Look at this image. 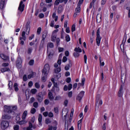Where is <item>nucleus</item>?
<instances>
[{
  "mask_svg": "<svg viewBox=\"0 0 130 130\" xmlns=\"http://www.w3.org/2000/svg\"><path fill=\"white\" fill-rule=\"evenodd\" d=\"M49 117H53V113L51 112H49L48 114Z\"/></svg>",
  "mask_w": 130,
  "mask_h": 130,
  "instance_id": "obj_61",
  "label": "nucleus"
},
{
  "mask_svg": "<svg viewBox=\"0 0 130 130\" xmlns=\"http://www.w3.org/2000/svg\"><path fill=\"white\" fill-rule=\"evenodd\" d=\"M85 81H86V78H82V80H81V83H79L78 84V86H81L82 85V86H84V84H85Z\"/></svg>",
  "mask_w": 130,
  "mask_h": 130,
  "instance_id": "obj_29",
  "label": "nucleus"
},
{
  "mask_svg": "<svg viewBox=\"0 0 130 130\" xmlns=\"http://www.w3.org/2000/svg\"><path fill=\"white\" fill-rule=\"evenodd\" d=\"M27 115H28V111H24L22 114V119H26V117H27Z\"/></svg>",
  "mask_w": 130,
  "mask_h": 130,
  "instance_id": "obj_21",
  "label": "nucleus"
},
{
  "mask_svg": "<svg viewBox=\"0 0 130 130\" xmlns=\"http://www.w3.org/2000/svg\"><path fill=\"white\" fill-rule=\"evenodd\" d=\"M36 112V109L34 108H32L30 110V113L34 114Z\"/></svg>",
  "mask_w": 130,
  "mask_h": 130,
  "instance_id": "obj_44",
  "label": "nucleus"
},
{
  "mask_svg": "<svg viewBox=\"0 0 130 130\" xmlns=\"http://www.w3.org/2000/svg\"><path fill=\"white\" fill-rule=\"evenodd\" d=\"M37 99L39 102L41 103V102H42V101H43V93H42V92H40L37 95Z\"/></svg>",
  "mask_w": 130,
  "mask_h": 130,
  "instance_id": "obj_10",
  "label": "nucleus"
},
{
  "mask_svg": "<svg viewBox=\"0 0 130 130\" xmlns=\"http://www.w3.org/2000/svg\"><path fill=\"white\" fill-rule=\"evenodd\" d=\"M59 3H60L59 0H56L54 3V6H58V5H59Z\"/></svg>",
  "mask_w": 130,
  "mask_h": 130,
  "instance_id": "obj_50",
  "label": "nucleus"
},
{
  "mask_svg": "<svg viewBox=\"0 0 130 130\" xmlns=\"http://www.w3.org/2000/svg\"><path fill=\"white\" fill-rule=\"evenodd\" d=\"M84 95H85V91H81L77 96L76 100L81 102V100H82L83 97H84Z\"/></svg>",
  "mask_w": 130,
  "mask_h": 130,
  "instance_id": "obj_8",
  "label": "nucleus"
},
{
  "mask_svg": "<svg viewBox=\"0 0 130 130\" xmlns=\"http://www.w3.org/2000/svg\"><path fill=\"white\" fill-rule=\"evenodd\" d=\"M13 128L14 130H19V127L18 125H15L14 126Z\"/></svg>",
  "mask_w": 130,
  "mask_h": 130,
  "instance_id": "obj_55",
  "label": "nucleus"
},
{
  "mask_svg": "<svg viewBox=\"0 0 130 130\" xmlns=\"http://www.w3.org/2000/svg\"><path fill=\"white\" fill-rule=\"evenodd\" d=\"M1 127L2 129H6L9 127V122L7 121H2L1 123Z\"/></svg>",
  "mask_w": 130,
  "mask_h": 130,
  "instance_id": "obj_6",
  "label": "nucleus"
},
{
  "mask_svg": "<svg viewBox=\"0 0 130 130\" xmlns=\"http://www.w3.org/2000/svg\"><path fill=\"white\" fill-rule=\"evenodd\" d=\"M54 111L55 113H56L57 114H58V108L57 107H55L54 109Z\"/></svg>",
  "mask_w": 130,
  "mask_h": 130,
  "instance_id": "obj_53",
  "label": "nucleus"
},
{
  "mask_svg": "<svg viewBox=\"0 0 130 130\" xmlns=\"http://www.w3.org/2000/svg\"><path fill=\"white\" fill-rule=\"evenodd\" d=\"M47 35V34L44 33L42 36V41H45V38H46V36Z\"/></svg>",
  "mask_w": 130,
  "mask_h": 130,
  "instance_id": "obj_34",
  "label": "nucleus"
},
{
  "mask_svg": "<svg viewBox=\"0 0 130 130\" xmlns=\"http://www.w3.org/2000/svg\"><path fill=\"white\" fill-rule=\"evenodd\" d=\"M45 105H48L49 104V100L46 99L44 101Z\"/></svg>",
  "mask_w": 130,
  "mask_h": 130,
  "instance_id": "obj_60",
  "label": "nucleus"
},
{
  "mask_svg": "<svg viewBox=\"0 0 130 130\" xmlns=\"http://www.w3.org/2000/svg\"><path fill=\"white\" fill-rule=\"evenodd\" d=\"M32 50H33V49L32 48H29L28 49V54H30V53H31Z\"/></svg>",
  "mask_w": 130,
  "mask_h": 130,
  "instance_id": "obj_58",
  "label": "nucleus"
},
{
  "mask_svg": "<svg viewBox=\"0 0 130 130\" xmlns=\"http://www.w3.org/2000/svg\"><path fill=\"white\" fill-rule=\"evenodd\" d=\"M31 92L32 94H36V93H37V89L35 88L32 89Z\"/></svg>",
  "mask_w": 130,
  "mask_h": 130,
  "instance_id": "obj_46",
  "label": "nucleus"
},
{
  "mask_svg": "<svg viewBox=\"0 0 130 130\" xmlns=\"http://www.w3.org/2000/svg\"><path fill=\"white\" fill-rule=\"evenodd\" d=\"M38 121L39 125H40V126H42V123H41L42 122V115H39Z\"/></svg>",
  "mask_w": 130,
  "mask_h": 130,
  "instance_id": "obj_16",
  "label": "nucleus"
},
{
  "mask_svg": "<svg viewBox=\"0 0 130 130\" xmlns=\"http://www.w3.org/2000/svg\"><path fill=\"white\" fill-rule=\"evenodd\" d=\"M54 87L56 88V90H59V88L57 87V83L54 82Z\"/></svg>",
  "mask_w": 130,
  "mask_h": 130,
  "instance_id": "obj_54",
  "label": "nucleus"
},
{
  "mask_svg": "<svg viewBox=\"0 0 130 130\" xmlns=\"http://www.w3.org/2000/svg\"><path fill=\"white\" fill-rule=\"evenodd\" d=\"M54 46L53 43H49L47 44V48L49 47L50 48H53Z\"/></svg>",
  "mask_w": 130,
  "mask_h": 130,
  "instance_id": "obj_35",
  "label": "nucleus"
},
{
  "mask_svg": "<svg viewBox=\"0 0 130 130\" xmlns=\"http://www.w3.org/2000/svg\"><path fill=\"white\" fill-rule=\"evenodd\" d=\"M50 70V68L49 67V64H46L42 70V74H43V75H48V73H49Z\"/></svg>",
  "mask_w": 130,
  "mask_h": 130,
  "instance_id": "obj_2",
  "label": "nucleus"
},
{
  "mask_svg": "<svg viewBox=\"0 0 130 130\" xmlns=\"http://www.w3.org/2000/svg\"><path fill=\"white\" fill-rule=\"evenodd\" d=\"M47 130H52V125L50 124L48 125V128Z\"/></svg>",
  "mask_w": 130,
  "mask_h": 130,
  "instance_id": "obj_64",
  "label": "nucleus"
},
{
  "mask_svg": "<svg viewBox=\"0 0 130 130\" xmlns=\"http://www.w3.org/2000/svg\"><path fill=\"white\" fill-rule=\"evenodd\" d=\"M84 95H85V91H81L77 96L76 100L81 102V100H82L83 97H84Z\"/></svg>",
  "mask_w": 130,
  "mask_h": 130,
  "instance_id": "obj_7",
  "label": "nucleus"
},
{
  "mask_svg": "<svg viewBox=\"0 0 130 130\" xmlns=\"http://www.w3.org/2000/svg\"><path fill=\"white\" fill-rule=\"evenodd\" d=\"M43 46H44V41H41V43L40 44V48L41 49L43 48Z\"/></svg>",
  "mask_w": 130,
  "mask_h": 130,
  "instance_id": "obj_38",
  "label": "nucleus"
},
{
  "mask_svg": "<svg viewBox=\"0 0 130 130\" xmlns=\"http://www.w3.org/2000/svg\"><path fill=\"white\" fill-rule=\"evenodd\" d=\"M25 9V5L23 4V1H21L18 7V15H21L24 11Z\"/></svg>",
  "mask_w": 130,
  "mask_h": 130,
  "instance_id": "obj_1",
  "label": "nucleus"
},
{
  "mask_svg": "<svg viewBox=\"0 0 130 130\" xmlns=\"http://www.w3.org/2000/svg\"><path fill=\"white\" fill-rule=\"evenodd\" d=\"M42 5H44V6H46V7H47V8H50L51 7V6H52V4H51V3H50L49 4H43V3H41V6Z\"/></svg>",
  "mask_w": 130,
  "mask_h": 130,
  "instance_id": "obj_40",
  "label": "nucleus"
},
{
  "mask_svg": "<svg viewBox=\"0 0 130 130\" xmlns=\"http://www.w3.org/2000/svg\"><path fill=\"white\" fill-rule=\"evenodd\" d=\"M59 2L60 4H62V3H63L64 2V4L65 5H67V3H68V2H69V0H59Z\"/></svg>",
  "mask_w": 130,
  "mask_h": 130,
  "instance_id": "obj_43",
  "label": "nucleus"
},
{
  "mask_svg": "<svg viewBox=\"0 0 130 130\" xmlns=\"http://www.w3.org/2000/svg\"><path fill=\"white\" fill-rule=\"evenodd\" d=\"M4 111L8 113H13V112H14L12 111V107L8 106L7 105L4 106Z\"/></svg>",
  "mask_w": 130,
  "mask_h": 130,
  "instance_id": "obj_9",
  "label": "nucleus"
},
{
  "mask_svg": "<svg viewBox=\"0 0 130 130\" xmlns=\"http://www.w3.org/2000/svg\"><path fill=\"white\" fill-rule=\"evenodd\" d=\"M60 99H61V97H60V96H57L55 98V101H57L58 100H60Z\"/></svg>",
  "mask_w": 130,
  "mask_h": 130,
  "instance_id": "obj_57",
  "label": "nucleus"
},
{
  "mask_svg": "<svg viewBox=\"0 0 130 130\" xmlns=\"http://www.w3.org/2000/svg\"><path fill=\"white\" fill-rule=\"evenodd\" d=\"M3 119H11V116L9 115H4L2 116Z\"/></svg>",
  "mask_w": 130,
  "mask_h": 130,
  "instance_id": "obj_27",
  "label": "nucleus"
},
{
  "mask_svg": "<svg viewBox=\"0 0 130 130\" xmlns=\"http://www.w3.org/2000/svg\"><path fill=\"white\" fill-rule=\"evenodd\" d=\"M68 64L64 67L65 71H69L70 68L73 67V62H72V61H71L70 59H68Z\"/></svg>",
  "mask_w": 130,
  "mask_h": 130,
  "instance_id": "obj_11",
  "label": "nucleus"
},
{
  "mask_svg": "<svg viewBox=\"0 0 130 130\" xmlns=\"http://www.w3.org/2000/svg\"><path fill=\"white\" fill-rule=\"evenodd\" d=\"M55 41L56 42L57 46H58V45H59V42H60V40L59 38H58Z\"/></svg>",
  "mask_w": 130,
  "mask_h": 130,
  "instance_id": "obj_47",
  "label": "nucleus"
},
{
  "mask_svg": "<svg viewBox=\"0 0 130 130\" xmlns=\"http://www.w3.org/2000/svg\"><path fill=\"white\" fill-rule=\"evenodd\" d=\"M9 88L10 90H12V88H13V82L10 81L8 84Z\"/></svg>",
  "mask_w": 130,
  "mask_h": 130,
  "instance_id": "obj_37",
  "label": "nucleus"
},
{
  "mask_svg": "<svg viewBox=\"0 0 130 130\" xmlns=\"http://www.w3.org/2000/svg\"><path fill=\"white\" fill-rule=\"evenodd\" d=\"M25 123H27V121H26L25 119H23L22 120L20 121L19 122V124L20 125L25 124Z\"/></svg>",
  "mask_w": 130,
  "mask_h": 130,
  "instance_id": "obj_36",
  "label": "nucleus"
},
{
  "mask_svg": "<svg viewBox=\"0 0 130 130\" xmlns=\"http://www.w3.org/2000/svg\"><path fill=\"white\" fill-rule=\"evenodd\" d=\"M56 39V34H52L51 41L54 42Z\"/></svg>",
  "mask_w": 130,
  "mask_h": 130,
  "instance_id": "obj_22",
  "label": "nucleus"
},
{
  "mask_svg": "<svg viewBox=\"0 0 130 130\" xmlns=\"http://www.w3.org/2000/svg\"><path fill=\"white\" fill-rule=\"evenodd\" d=\"M47 77V75H44L42 73V82H46V78Z\"/></svg>",
  "mask_w": 130,
  "mask_h": 130,
  "instance_id": "obj_24",
  "label": "nucleus"
},
{
  "mask_svg": "<svg viewBox=\"0 0 130 130\" xmlns=\"http://www.w3.org/2000/svg\"><path fill=\"white\" fill-rule=\"evenodd\" d=\"M126 10L128 11V18H130V7H126Z\"/></svg>",
  "mask_w": 130,
  "mask_h": 130,
  "instance_id": "obj_63",
  "label": "nucleus"
},
{
  "mask_svg": "<svg viewBox=\"0 0 130 130\" xmlns=\"http://www.w3.org/2000/svg\"><path fill=\"white\" fill-rule=\"evenodd\" d=\"M73 56H74V57H79V56H80V53H78V52H74L73 53Z\"/></svg>",
  "mask_w": 130,
  "mask_h": 130,
  "instance_id": "obj_41",
  "label": "nucleus"
},
{
  "mask_svg": "<svg viewBox=\"0 0 130 130\" xmlns=\"http://www.w3.org/2000/svg\"><path fill=\"white\" fill-rule=\"evenodd\" d=\"M50 27H54V20H52L50 23Z\"/></svg>",
  "mask_w": 130,
  "mask_h": 130,
  "instance_id": "obj_51",
  "label": "nucleus"
},
{
  "mask_svg": "<svg viewBox=\"0 0 130 130\" xmlns=\"http://www.w3.org/2000/svg\"><path fill=\"white\" fill-rule=\"evenodd\" d=\"M10 68H7V67H5L1 69V71L2 72V73H5L6 72H10Z\"/></svg>",
  "mask_w": 130,
  "mask_h": 130,
  "instance_id": "obj_19",
  "label": "nucleus"
},
{
  "mask_svg": "<svg viewBox=\"0 0 130 130\" xmlns=\"http://www.w3.org/2000/svg\"><path fill=\"white\" fill-rule=\"evenodd\" d=\"M102 21L101 14H98L96 15V22L97 23H100Z\"/></svg>",
  "mask_w": 130,
  "mask_h": 130,
  "instance_id": "obj_17",
  "label": "nucleus"
},
{
  "mask_svg": "<svg viewBox=\"0 0 130 130\" xmlns=\"http://www.w3.org/2000/svg\"><path fill=\"white\" fill-rule=\"evenodd\" d=\"M28 64L29 66H33V64H34V60H30L28 62Z\"/></svg>",
  "mask_w": 130,
  "mask_h": 130,
  "instance_id": "obj_49",
  "label": "nucleus"
},
{
  "mask_svg": "<svg viewBox=\"0 0 130 130\" xmlns=\"http://www.w3.org/2000/svg\"><path fill=\"white\" fill-rule=\"evenodd\" d=\"M52 18L53 19H55V22H57V19H58V16H56V13H55V12L53 13Z\"/></svg>",
  "mask_w": 130,
  "mask_h": 130,
  "instance_id": "obj_25",
  "label": "nucleus"
},
{
  "mask_svg": "<svg viewBox=\"0 0 130 130\" xmlns=\"http://www.w3.org/2000/svg\"><path fill=\"white\" fill-rule=\"evenodd\" d=\"M66 40L67 42H69L71 41V38H70V36L69 35H67L66 37Z\"/></svg>",
  "mask_w": 130,
  "mask_h": 130,
  "instance_id": "obj_45",
  "label": "nucleus"
},
{
  "mask_svg": "<svg viewBox=\"0 0 130 130\" xmlns=\"http://www.w3.org/2000/svg\"><path fill=\"white\" fill-rule=\"evenodd\" d=\"M74 51L76 52H78V53H81L82 52V49H81V48H80L79 47L77 48V47H76L74 49Z\"/></svg>",
  "mask_w": 130,
  "mask_h": 130,
  "instance_id": "obj_32",
  "label": "nucleus"
},
{
  "mask_svg": "<svg viewBox=\"0 0 130 130\" xmlns=\"http://www.w3.org/2000/svg\"><path fill=\"white\" fill-rule=\"evenodd\" d=\"M64 49L63 48H61V47H59L58 48L59 52H62V51L64 50Z\"/></svg>",
  "mask_w": 130,
  "mask_h": 130,
  "instance_id": "obj_62",
  "label": "nucleus"
},
{
  "mask_svg": "<svg viewBox=\"0 0 130 130\" xmlns=\"http://www.w3.org/2000/svg\"><path fill=\"white\" fill-rule=\"evenodd\" d=\"M0 57L2 59H4V60H8L9 59V57L4 54H0Z\"/></svg>",
  "mask_w": 130,
  "mask_h": 130,
  "instance_id": "obj_18",
  "label": "nucleus"
},
{
  "mask_svg": "<svg viewBox=\"0 0 130 130\" xmlns=\"http://www.w3.org/2000/svg\"><path fill=\"white\" fill-rule=\"evenodd\" d=\"M21 64L22 59L21 58V57H18L16 61V66L17 67H18V68H20L22 67V66L21 65Z\"/></svg>",
  "mask_w": 130,
  "mask_h": 130,
  "instance_id": "obj_13",
  "label": "nucleus"
},
{
  "mask_svg": "<svg viewBox=\"0 0 130 130\" xmlns=\"http://www.w3.org/2000/svg\"><path fill=\"white\" fill-rule=\"evenodd\" d=\"M13 88H14V90L16 92H18L19 91V88H18V84L17 83H14L13 85Z\"/></svg>",
  "mask_w": 130,
  "mask_h": 130,
  "instance_id": "obj_28",
  "label": "nucleus"
},
{
  "mask_svg": "<svg viewBox=\"0 0 130 130\" xmlns=\"http://www.w3.org/2000/svg\"><path fill=\"white\" fill-rule=\"evenodd\" d=\"M40 33H41V27H39L37 29V34L39 35Z\"/></svg>",
  "mask_w": 130,
  "mask_h": 130,
  "instance_id": "obj_52",
  "label": "nucleus"
},
{
  "mask_svg": "<svg viewBox=\"0 0 130 130\" xmlns=\"http://www.w3.org/2000/svg\"><path fill=\"white\" fill-rule=\"evenodd\" d=\"M74 31H76V25L73 24L72 26V32H74Z\"/></svg>",
  "mask_w": 130,
  "mask_h": 130,
  "instance_id": "obj_48",
  "label": "nucleus"
},
{
  "mask_svg": "<svg viewBox=\"0 0 130 130\" xmlns=\"http://www.w3.org/2000/svg\"><path fill=\"white\" fill-rule=\"evenodd\" d=\"M103 102H102V100L100 99H96V103H95V111L96 110H99V108H100V106L102 105Z\"/></svg>",
  "mask_w": 130,
  "mask_h": 130,
  "instance_id": "obj_3",
  "label": "nucleus"
},
{
  "mask_svg": "<svg viewBox=\"0 0 130 130\" xmlns=\"http://www.w3.org/2000/svg\"><path fill=\"white\" fill-rule=\"evenodd\" d=\"M61 12H62V6L60 5L58 8L57 13L58 14H60Z\"/></svg>",
  "mask_w": 130,
  "mask_h": 130,
  "instance_id": "obj_31",
  "label": "nucleus"
},
{
  "mask_svg": "<svg viewBox=\"0 0 130 130\" xmlns=\"http://www.w3.org/2000/svg\"><path fill=\"white\" fill-rule=\"evenodd\" d=\"M26 34L29 35L30 34V22H27L26 25Z\"/></svg>",
  "mask_w": 130,
  "mask_h": 130,
  "instance_id": "obj_12",
  "label": "nucleus"
},
{
  "mask_svg": "<svg viewBox=\"0 0 130 130\" xmlns=\"http://www.w3.org/2000/svg\"><path fill=\"white\" fill-rule=\"evenodd\" d=\"M48 98L50 100H52V99H54L53 94H52V92H49L48 93Z\"/></svg>",
  "mask_w": 130,
  "mask_h": 130,
  "instance_id": "obj_26",
  "label": "nucleus"
},
{
  "mask_svg": "<svg viewBox=\"0 0 130 130\" xmlns=\"http://www.w3.org/2000/svg\"><path fill=\"white\" fill-rule=\"evenodd\" d=\"M33 106L35 108H37V107H38V103L35 102L33 104Z\"/></svg>",
  "mask_w": 130,
  "mask_h": 130,
  "instance_id": "obj_56",
  "label": "nucleus"
},
{
  "mask_svg": "<svg viewBox=\"0 0 130 130\" xmlns=\"http://www.w3.org/2000/svg\"><path fill=\"white\" fill-rule=\"evenodd\" d=\"M5 7V0H0V9L3 10Z\"/></svg>",
  "mask_w": 130,
  "mask_h": 130,
  "instance_id": "obj_20",
  "label": "nucleus"
},
{
  "mask_svg": "<svg viewBox=\"0 0 130 130\" xmlns=\"http://www.w3.org/2000/svg\"><path fill=\"white\" fill-rule=\"evenodd\" d=\"M75 12L76 13H80L81 12V6L77 5V8L75 9Z\"/></svg>",
  "mask_w": 130,
  "mask_h": 130,
  "instance_id": "obj_30",
  "label": "nucleus"
},
{
  "mask_svg": "<svg viewBox=\"0 0 130 130\" xmlns=\"http://www.w3.org/2000/svg\"><path fill=\"white\" fill-rule=\"evenodd\" d=\"M32 128H33V125L32 124V123L29 122L28 126L23 127V130H33Z\"/></svg>",
  "mask_w": 130,
  "mask_h": 130,
  "instance_id": "obj_15",
  "label": "nucleus"
},
{
  "mask_svg": "<svg viewBox=\"0 0 130 130\" xmlns=\"http://www.w3.org/2000/svg\"><path fill=\"white\" fill-rule=\"evenodd\" d=\"M118 95L119 97H122V95H123V87H122V85L120 86Z\"/></svg>",
  "mask_w": 130,
  "mask_h": 130,
  "instance_id": "obj_14",
  "label": "nucleus"
},
{
  "mask_svg": "<svg viewBox=\"0 0 130 130\" xmlns=\"http://www.w3.org/2000/svg\"><path fill=\"white\" fill-rule=\"evenodd\" d=\"M61 71V68H60V67H58V68L54 70V72L55 73V74H58V73H59Z\"/></svg>",
  "mask_w": 130,
  "mask_h": 130,
  "instance_id": "obj_33",
  "label": "nucleus"
},
{
  "mask_svg": "<svg viewBox=\"0 0 130 130\" xmlns=\"http://www.w3.org/2000/svg\"><path fill=\"white\" fill-rule=\"evenodd\" d=\"M101 37H100V29H98L96 31V44L98 46L100 45Z\"/></svg>",
  "mask_w": 130,
  "mask_h": 130,
  "instance_id": "obj_4",
  "label": "nucleus"
},
{
  "mask_svg": "<svg viewBox=\"0 0 130 130\" xmlns=\"http://www.w3.org/2000/svg\"><path fill=\"white\" fill-rule=\"evenodd\" d=\"M34 75H35V74L33 73L28 75L27 76L28 79H31V78H33L34 77Z\"/></svg>",
  "mask_w": 130,
  "mask_h": 130,
  "instance_id": "obj_42",
  "label": "nucleus"
},
{
  "mask_svg": "<svg viewBox=\"0 0 130 130\" xmlns=\"http://www.w3.org/2000/svg\"><path fill=\"white\" fill-rule=\"evenodd\" d=\"M23 80L24 82H26L28 80V78H27V75H24L23 77Z\"/></svg>",
  "mask_w": 130,
  "mask_h": 130,
  "instance_id": "obj_59",
  "label": "nucleus"
},
{
  "mask_svg": "<svg viewBox=\"0 0 130 130\" xmlns=\"http://www.w3.org/2000/svg\"><path fill=\"white\" fill-rule=\"evenodd\" d=\"M25 35H26V31H22L21 34V37L20 38V40H21L20 44H21V45H24V41L26 40V36ZM22 40H24V41Z\"/></svg>",
  "mask_w": 130,
  "mask_h": 130,
  "instance_id": "obj_5",
  "label": "nucleus"
},
{
  "mask_svg": "<svg viewBox=\"0 0 130 130\" xmlns=\"http://www.w3.org/2000/svg\"><path fill=\"white\" fill-rule=\"evenodd\" d=\"M95 3H96V0H92V1L90 4L89 9H91V8H94V7Z\"/></svg>",
  "mask_w": 130,
  "mask_h": 130,
  "instance_id": "obj_23",
  "label": "nucleus"
},
{
  "mask_svg": "<svg viewBox=\"0 0 130 130\" xmlns=\"http://www.w3.org/2000/svg\"><path fill=\"white\" fill-rule=\"evenodd\" d=\"M45 123L46 124H49V123H51V120L49 118H47L45 120Z\"/></svg>",
  "mask_w": 130,
  "mask_h": 130,
  "instance_id": "obj_39",
  "label": "nucleus"
}]
</instances>
